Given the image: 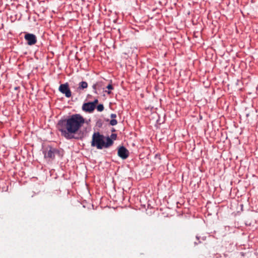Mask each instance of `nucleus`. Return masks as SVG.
<instances>
[{"label":"nucleus","mask_w":258,"mask_h":258,"mask_svg":"<svg viewBox=\"0 0 258 258\" xmlns=\"http://www.w3.org/2000/svg\"><path fill=\"white\" fill-rule=\"evenodd\" d=\"M196 239H197V240H198V242L195 241L194 242L195 245H198V244L201 243L202 242L201 240H203V241L206 240V236H202V237H201V236L197 235L196 236Z\"/></svg>","instance_id":"9d476101"},{"label":"nucleus","mask_w":258,"mask_h":258,"mask_svg":"<svg viewBox=\"0 0 258 258\" xmlns=\"http://www.w3.org/2000/svg\"><path fill=\"white\" fill-rule=\"evenodd\" d=\"M106 88L108 89L109 90L108 91H105L106 92H107V94H110L111 93V92L110 90H113V87L111 83L109 84L107 86Z\"/></svg>","instance_id":"f8f14e48"},{"label":"nucleus","mask_w":258,"mask_h":258,"mask_svg":"<svg viewBox=\"0 0 258 258\" xmlns=\"http://www.w3.org/2000/svg\"><path fill=\"white\" fill-rule=\"evenodd\" d=\"M117 123V121L115 119H112L110 121V124L112 126H114L116 125Z\"/></svg>","instance_id":"ddd939ff"},{"label":"nucleus","mask_w":258,"mask_h":258,"mask_svg":"<svg viewBox=\"0 0 258 258\" xmlns=\"http://www.w3.org/2000/svg\"><path fill=\"white\" fill-rule=\"evenodd\" d=\"M88 87V83L86 81H82L79 84L78 88L79 90H83Z\"/></svg>","instance_id":"1a4fd4ad"},{"label":"nucleus","mask_w":258,"mask_h":258,"mask_svg":"<svg viewBox=\"0 0 258 258\" xmlns=\"http://www.w3.org/2000/svg\"><path fill=\"white\" fill-rule=\"evenodd\" d=\"M85 123V118L80 114H73L60 119L57 123L59 131L67 140L77 139L74 136Z\"/></svg>","instance_id":"f257e3e1"},{"label":"nucleus","mask_w":258,"mask_h":258,"mask_svg":"<svg viewBox=\"0 0 258 258\" xmlns=\"http://www.w3.org/2000/svg\"><path fill=\"white\" fill-rule=\"evenodd\" d=\"M248 116H249V114L248 113L246 114V116L248 117Z\"/></svg>","instance_id":"6ab92c4d"},{"label":"nucleus","mask_w":258,"mask_h":258,"mask_svg":"<svg viewBox=\"0 0 258 258\" xmlns=\"http://www.w3.org/2000/svg\"><path fill=\"white\" fill-rule=\"evenodd\" d=\"M129 154L128 150L125 147L122 146L118 148L117 155L122 159L124 160L127 158Z\"/></svg>","instance_id":"39448f33"},{"label":"nucleus","mask_w":258,"mask_h":258,"mask_svg":"<svg viewBox=\"0 0 258 258\" xmlns=\"http://www.w3.org/2000/svg\"><path fill=\"white\" fill-rule=\"evenodd\" d=\"M43 154L45 158H49L53 160L55 158L56 155L59 157H62L63 156V150L48 146L43 151Z\"/></svg>","instance_id":"7ed1b4c3"},{"label":"nucleus","mask_w":258,"mask_h":258,"mask_svg":"<svg viewBox=\"0 0 258 258\" xmlns=\"http://www.w3.org/2000/svg\"><path fill=\"white\" fill-rule=\"evenodd\" d=\"M18 88H19V87H15V90H17Z\"/></svg>","instance_id":"a211bd4d"},{"label":"nucleus","mask_w":258,"mask_h":258,"mask_svg":"<svg viewBox=\"0 0 258 258\" xmlns=\"http://www.w3.org/2000/svg\"><path fill=\"white\" fill-rule=\"evenodd\" d=\"M102 122H101V120H99L97 121V125L99 126V127H101L102 126Z\"/></svg>","instance_id":"dca6fc26"},{"label":"nucleus","mask_w":258,"mask_h":258,"mask_svg":"<svg viewBox=\"0 0 258 258\" xmlns=\"http://www.w3.org/2000/svg\"><path fill=\"white\" fill-rule=\"evenodd\" d=\"M90 102L94 104V106L96 108V104L98 102V99H95L93 101Z\"/></svg>","instance_id":"2eb2a0df"},{"label":"nucleus","mask_w":258,"mask_h":258,"mask_svg":"<svg viewBox=\"0 0 258 258\" xmlns=\"http://www.w3.org/2000/svg\"><path fill=\"white\" fill-rule=\"evenodd\" d=\"M96 107L97 110L99 112L102 111L104 108V105L103 104H99Z\"/></svg>","instance_id":"9b49d317"},{"label":"nucleus","mask_w":258,"mask_h":258,"mask_svg":"<svg viewBox=\"0 0 258 258\" xmlns=\"http://www.w3.org/2000/svg\"><path fill=\"white\" fill-rule=\"evenodd\" d=\"M113 144V141L108 136L105 137L99 132H94L92 136L91 146L95 147L97 149L107 148Z\"/></svg>","instance_id":"f03ea898"},{"label":"nucleus","mask_w":258,"mask_h":258,"mask_svg":"<svg viewBox=\"0 0 258 258\" xmlns=\"http://www.w3.org/2000/svg\"><path fill=\"white\" fill-rule=\"evenodd\" d=\"M105 87L104 82L103 81H98L94 84L92 86L93 92L95 94H98V91H101L104 89Z\"/></svg>","instance_id":"0eeeda50"},{"label":"nucleus","mask_w":258,"mask_h":258,"mask_svg":"<svg viewBox=\"0 0 258 258\" xmlns=\"http://www.w3.org/2000/svg\"><path fill=\"white\" fill-rule=\"evenodd\" d=\"M110 117H111V118L114 119L116 117V114H115V113H112L110 115Z\"/></svg>","instance_id":"f3484780"},{"label":"nucleus","mask_w":258,"mask_h":258,"mask_svg":"<svg viewBox=\"0 0 258 258\" xmlns=\"http://www.w3.org/2000/svg\"><path fill=\"white\" fill-rule=\"evenodd\" d=\"M58 90L62 94H64L65 96L67 98L70 97L72 95L71 90L69 88V84L67 83L60 84Z\"/></svg>","instance_id":"20e7f679"},{"label":"nucleus","mask_w":258,"mask_h":258,"mask_svg":"<svg viewBox=\"0 0 258 258\" xmlns=\"http://www.w3.org/2000/svg\"><path fill=\"white\" fill-rule=\"evenodd\" d=\"M24 38L29 45H34L37 42L36 36L32 33H27L24 36Z\"/></svg>","instance_id":"423d86ee"},{"label":"nucleus","mask_w":258,"mask_h":258,"mask_svg":"<svg viewBox=\"0 0 258 258\" xmlns=\"http://www.w3.org/2000/svg\"><path fill=\"white\" fill-rule=\"evenodd\" d=\"M110 139L113 141V140H115L117 138V135L116 134H112L110 135V137H109Z\"/></svg>","instance_id":"4468645a"},{"label":"nucleus","mask_w":258,"mask_h":258,"mask_svg":"<svg viewBox=\"0 0 258 258\" xmlns=\"http://www.w3.org/2000/svg\"><path fill=\"white\" fill-rule=\"evenodd\" d=\"M95 108V107L94 106V104L90 102L84 103L82 106V110L87 112H92Z\"/></svg>","instance_id":"6e6552de"},{"label":"nucleus","mask_w":258,"mask_h":258,"mask_svg":"<svg viewBox=\"0 0 258 258\" xmlns=\"http://www.w3.org/2000/svg\"><path fill=\"white\" fill-rule=\"evenodd\" d=\"M112 132H114V131H115V130H114V129H113V130H112Z\"/></svg>","instance_id":"aec40b11"}]
</instances>
